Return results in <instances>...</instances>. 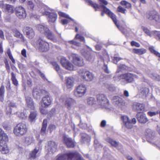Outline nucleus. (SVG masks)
Returning <instances> with one entry per match:
<instances>
[{
  "mask_svg": "<svg viewBox=\"0 0 160 160\" xmlns=\"http://www.w3.org/2000/svg\"><path fill=\"white\" fill-rule=\"evenodd\" d=\"M131 44L132 46H135L137 47H139L140 46V44L138 42L134 41H132L131 42Z\"/></svg>",
  "mask_w": 160,
  "mask_h": 160,
  "instance_id": "6e6d98bb",
  "label": "nucleus"
},
{
  "mask_svg": "<svg viewBox=\"0 0 160 160\" xmlns=\"http://www.w3.org/2000/svg\"><path fill=\"white\" fill-rule=\"evenodd\" d=\"M63 140L68 147L72 148L74 147V143L72 138L67 136H64Z\"/></svg>",
  "mask_w": 160,
  "mask_h": 160,
  "instance_id": "aec40b11",
  "label": "nucleus"
},
{
  "mask_svg": "<svg viewBox=\"0 0 160 160\" xmlns=\"http://www.w3.org/2000/svg\"><path fill=\"white\" fill-rule=\"evenodd\" d=\"M107 141L113 147H117L118 145V142L110 138H108L107 140Z\"/></svg>",
  "mask_w": 160,
  "mask_h": 160,
  "instance_id": "c9c22d12",
  "label": "nucleus"
},
{
  "mask_svg": "<svg viewBox=\"0 0 160 160\" xmlns=\"http://www.w3.org/2000/svg\"><path fill=\"white\" fill-rule=\"evenodd\" d=\"M149 49L152 53H154L157 56L160 58V53L156 51L153 47H150Z\"/></svg>",
  "mask_w": 160,
  "mask_h": 160,
  "instance_id": "49530a36",
  "label": "nucleus"
},
{
  "mask_svg": "<svg viewBox=\"0 0 160 160\" xmlns=\"http://www.w3.org/2000/svg\"><path fill=\"white\" fill-rule=\"evenodd\" d=\"M6 53L8 55L9 58L11 60L13 64H15L16 62L15 61L12 56L11 50L10 48H8L7 49L6 51Z\"/></svg>",
  "mask_w": 160,
  "mask_h": 160,
  "instance_id": "f704fd0d",
  "label": "nucleus"
},
{
  "mask_svg": "<svg viewBox=\"0 0 160 160\" xmlns=\"http://www.w3.org/2000/svg\"><path fill=\"white\" fill-rule=\"evenodd\" d=\"M146 50L144 48L137 49L133 48L132 49V52L138 55H142L146 52Z\"/></svg>",
  "mask_w": 160,
  "mask_h": 160,
  "instance_id": "c756f323",
  "label": "nucleus"
},
{
  "mask_svg": "<svg viewBox=\"0 0 160 160\" xmlns=\"http://www.w3.org/2000/svg\"><path fill=\"white\" fill-rule=\"evenodd\" d=\"M158 114V112H148V115L151 117L155 115Z\"/></svg>",
  "mask_w": 160,
  "mask_h": 160,
  "instance_id": "338daca9",
  "label": "nucleus"
},
{
  "mask_svg": "<svg viewBox=\"0 0 160 160\" xmlns=\"http://www.w3.org/2000/svg\"><path fill=\"white\" fill-rule=\"evenodd\" d=\"M37 113L36 111H34L31 112L29 118L31 122L33 121L36 118Z\"/></svg>",
  "mask_w": 160,
  "mask_h": 160,
  "instance_id": "72a5a7b5",
  "label": "nucleus"
},
{
  "mask_svg": "<svg viewBox=\"0 0 160 160\" xmlns=\"http://www.w3.org/2000/svg\"><path fill=\"white\" fill-rule=\"evenodd\" d=\"M45 35L48 39L54 42H56L57 41L56 37L48 28L45 29V33H44Z\"/></svg>",
  "mask_w": 160,
  "mask_h": 160,
  "instance_id": "4be33fe9",
  "label": "nucleus"
},
{
  "mask_svg": "<svg viewBox=\"0 0 160 160\" xmlns=\"http://www.w3.org/2000/svg\"><path fill=\"white\" fill-rule=\"evenodd\" d=\"M4 93V87L2 85L0 88V101L3 102Z\"/></svg>",
  "mask_w": 160,
  "mask_h": 160,
  "instance_id": "e433bc0d",
  "label": "nucleus"
},
{
  "mask_svg": "<svg viewBox=\"0 0 160 160\" xmlns=\"http://www.w3.org/2000/svg\"><path fill=\"white\" fill-rule=\"evenodd\" d=\"M46 107H43L42 106H41L40 107V110L41 112L43 114H45L47 113V111L44 109Z\"/></svg>",
  "mask_w": 160,
  "mask_h": 160,
  "instance_id": "4d7b16f0",
  "label": "nucleus"
},
{
  "mask_svg": "<svg viewBox=\"0 0 160 160\" xmlns=\"http://www.w3.org/2000/svg\"><path fill=\"white\" fill-rule=\"evenodd\" d=\"M25 31L27 37L29 38H32L35 35L34 32L31 28L26 27Z\"/></svg>",
  "mask_w": 160,
  "mask_h": 160,
  "instance_id": "393cba45",
  "label": "nucleus"
},
{
  "mask_svg": "<svg viewBox=\"0 0 160 160\" xmlns=\"http://www.w3.org/2000/svg\"><path fill=\"white\" fill-rule=\"evenodd\" d=\"M78 73L81 78L85 81H92L94 78V75L92 73L85 69L80 70Z\"/></svg>",
  "mask_w": 160,
  "mask_h": 160,
  "instance_id": "39448f33",
  "label": "nucleus"
},
{
  "mask_svg": "<svg viewBox=\"0 0 160 160\" xmlns=\"http://www.w3.org/2000/svg\"><path fill=\"white\" fill-rule=\"evenodd\" d=\"M75 38L76 39H80V41H81L85 42L84 38L82 36H79V34H77L76 35Z\"/></svg>",
  "mask_w": 160,
  "mask_h": 160,
  "instance_id": "13d9d810",
  "label": "nucleus"
},
{
  "mask_svg": "<svg viewBox=\"0 0 160 160\" xmlns=\"http://www.w3.org/2000/svg\"><path fill=\"white\" fill-rule=\"evenodd\" d=\"M106 87L111 92H113L115 90V87L112 85L107 84L106 86Z\"/></svg>",
  "mask_w": 160,
  "mask_h": 160,
  "instance_id": "a18cd8bd",
  "label": "nucleus"
},
{
  "mask_svg": "<svg viewBox=\"0 0 160 160\" xmlns=\"http://www.w3.org/2000/svg\"><path fill=\"white\" fill-rule=\"evenodd\" d=\"M4 12L7 14L10 15L13 13L15 10V8L14 6L10 4H5L4 6Z\"/></svg>",
  "mask_w": 160,
  "mask_h": 160,
  "instance_id": "6ab92c4d",
  "label": "nucleus"
},
{
  "mask_svg": "<svg viewBox=\"0 0 160 160\" xmlns=\"http://www.w3.org/2000/svg\"><path fill=\"white\" fill-rule=\"evenodd\" d=\"M52 64L54 67V69L58 72L60 70V69L59 65L56 62H52Z\"/></svg>",
  "mask_w": 160,
  "mask_h": 160,
  "instance_id": "c03bdc74",
  "label": "nucleus"
},
{
  "mask_svg": "<svg viewBox=\"0 0 160 160\" xmlns=\"http://www.w3.org/2000/svg\"><path fill=\"white\" fill-rule=\"evenodd\" d=\"M42 91L40 90L38 87H35L33 88L32 95L34 98L36 99H38L40 98L41 93Z\"/></svg>",
  "mask_w": 160,
  "mask_h": 160,
  "instance_id": "a878e982",
  "label": "nucleus"
},
{
  "mask_svg": "<svg viewBox=\"0 0 160 160\" xmlns=\"http://www.w3.org/2000/svg\"><path fill=\"white\" fill-rule=\"evenodd\" d=\"M146 18L150 21L153 20L157 24L160 23V15L155 11L147 12L146 14Z\"/></svg>",
  "mask_w": 160,
  "mask_h": 160,
  "instance_id": "20e7f679",
  "label": "nucleus"
},
{
  "mask_svg": "<svg viewBox=\"0 0 160 160\" xmlns=\"http://www.w3.org/2000/svg\"><path fill=\"white\" fill-rule=\"evenodd\" d=\"M87 87L84 84H81L78 85L74 90V95L78 98L84 96L87 92Z\"/></svg>",
  "mask_w": 160,
  "mask_h": 160,
  "instance_id": "423d86ee",
  "label": "nucleus"
},
{
  "mask_svg": "<svg viewBox=\"0 0 160 160\" xmlns=\"http://www.w3.org/2000/svg\"><path fill=\"white\" fill-rule=\"evenodd\" d=\"M103 69L106 73H108L110 72V71L108 69V67L107 65L104 63V66L103 67Z\"/></svg>",
  "mask_w": 160,
  "mask_h": 160,
  "instance_id": "bf43d9fd",
  "label": "nucleus"
},
{
  "mask_svg": "<svg viewBox=\"0 0 160 160\" xmlns=\"http://www.w3.org/2000/svg\"><path fill=\"white\" fill-rule=\"evenodd\" d=\"M5 112L6 115L8 117H11L12 113V109L10 108L7 107Z\"/></svg>",
  "mask_w": 160,
  "mask_h": 160,
  "instance_id": "37998d69",
  "label": "nucleus"
},
{
  "mask_svg": "<svg viewBox=\"0 0 160 160\" xmlns=\"http://www.w3.org/2000/svg\"><path fill=\"white\" fill-rule=\"evenodd\" d=\"M57 148V145L54 142L50 141L48 142L47 149L49 152L54 153L56 151Z\"/></svg>",
  "mask_w": 160,
  "mask_h": 160,
  "instance_id": "b1692460",
  "label": "nucleus"
},
{
  "mask_svg": "<svg viewBox=\"0 0 160 160\" xmlns=\"http://www.w3.org/2000/svg\"><path fill=\"white\" fill-rule=\"evenodd\" d=\"M121 119L124 124L130 120L126 116H122L121 117Z\"/></svg>",
  "mask_w": 160,
  "mask_h": 160,
  "instance_id": "603ef678",
  "label": "nucleus"
},
{
  "mask_svg": "<svg viewBox=\"0 0 160 160\" xmlns=\"http://www.w3.org/2000/svg\"><path fill=\"white\" fill-rule=\"evenodd\" d=\"M118 11L121 13H125L126 11V9L122 8V7L119 6L118 8Z\"/></svg>",
  "mask_w": 160,
  "mask_h": 160,
  "instance_id": "5fc2aeb1",
  "label": "nucleus"
},
{
  "mask_svg": "<svg viewBox=\"0 0 160 160\" xmlns=\"http://www.w3.org/2000/svg\"><path fill=\"white\" fill-rule=\"evenodd\" d=\"M136 116L138 121L141 123H144L148 121V119L144 113H138Z\"/></svg>",
  "mask_w": 160,
  "mask_h": 160,
  "instance_id": "412c9836",
  "label": "nucleus"
},
{
  "mask_svg": "<svg viewBox=\"0 0 160 160\" xmlns=\"http://www.w3.org/2000/svg\"><path fill=\"white\" fill-rule=\"evenodd\" d=\"M38 29L42 33H45V29L48 28L47 27L42 25H38L37 27Z\"/></svg>",
  "mask_w": 160,
  "mask_h": 160,
  "instance_id": "4c0bfd02",
  "label": "nucleus"
},
{
  "mask_svg": "<svg viewBox=\"0 0 160 160\" xmlns=\"http://www.w3.org/2000/svg\"><path fill=\"white\" fill-rule=\"evenodd\" d=\"M47 120L45 119L44 120L41 129V133L43 135H44L46 134V130L47 127Z\"/></svg>",
  "mask_w": 160,
  "mask_h": 160,
  "instance_id": "7c9ffc66",
  "label": "nucleus"
},
{
  "mask_svg": "<svg viewBox=\"0 0 160 160\" xmlns=\"http://www.w3.org/2000/svg\"><path fill=\"white\" fill-rule=\"evenodd\" d=\"M14 36L17 38H19L21 41L24 42L25 40L23 35L17 30H15L14 32Z\"/></svg>",
  "mask_w": 160,
  "mask_h": 160,
  "instance_id": "2f4dec72",
  "label": "nucleus"
},
{
  "mask_svg": "<svg viewBox=\"0 0 160 160\" xmlns=\"http://www.w3.org/2000/svg\"><path fill=\"white\" fill-rule=\"evenodd\" d=\"M56 160H83V158L77 152H70L58 156Z\"/></svg>",
  "mask_w": 160,
  "mask_h": 160,
  "instance_id": "7ed1b4c3",
  "label": "nucleus"
},
{
  "mask_svg": "<svg viewBox=\"0 0 160 160\" xmlns=\"http://www.w3.org/2000/svg\"><path fill=\"white\" fill-rule=\"evenodd\" d=\"M64 68L67 69L71 71L73 70L74 66L70 62H69Z\"/></svg>",
  "mask_w": 160,
  "mask_h": 160,
  "instance_id": "a19ab883",
  "label": "nucleus"
},
{
  "mask_svg": "<svg viewBox=\"0 0 160 160\" xmlns=\"http://www.w3.org/2000/svg\"><path fill=\"white\" fill-rule=\"evenodd\" d=\"M18 117L22 119H24L26 118V115L24 112L21 113L20 114H18Z\"/></svg>",
  "mask_w": 160,
  "mask_h": 160,
  "instance_id": "69168bd1",
  "label": "nucleus"
},
{
  "mask_svg": "<svg viewBox=\"0 0 160 160\" xmlns=\"http://www.w3.org/2000/svg\"><path fill=\"white\" fill-rule=\"evenodd\" d=\"M126 127L128 128H131L132 127L133 125L131 122L130 120L124 124Z\"/></svg>",
  "mask_w": 160,
  "mask_h": 160,
  "instance_id": "864d4df0",
  "label": "nucleus"
},
{
  "mask_svg": "<svg viewBox=\"0 0 160 160\" xmlns=\"http://www.w3.org/2000/svg\"><path fill=\"white\" fill-rule=\"evenodd\" d=\"M26 102L28 106L31 109H33L34 107L32 99L29 97H26Z\"/></svg>",
  "mask_w": 160,
  "mask_h": 160,
  "instance_id": "cd10ccee",
  "label": "nucleus"
},
{
  "mask_svg": "<svg viewBox=\"0 0 160 160\" xmlns=\"http://www.w3.org/2000/svg\"><path fill=\"white\" fill-rule=\"evenodd\" d=\"M8 107L11 108H15L16 107V104L15 103L12 102H10L8 104Z\"/></svg>",
  "mask_w": 160,
  "mask_h": 160,
  "instance_id": "e2e57ef3",
  "label": "nucleus"
},
{
  "mask_svg": "<svg viewBox=\"0 0 160 160\" xmlns=\"http://www.w3.org/2000/svg\"><path fill=\"white\" fill-rule=\"evenodd\" d=\"M18 67L20 69L23 70L24 68H25L26 66L25 65H24L22 63H20L18 64Z\"/></svg>",
  "mask_w": 160,
  "mask_h": 160,
  "instance_id": "774afa93",
  "label": "nucleus"
},
{
  "mask_svg": "<svg viewBox=\"0 0 160 160\" xmlns=\"http://www.w3.org/2000/svg\"><path fill=\"white\" fill-rule=\"evenodd\" d=\"M65 85L67 89H71L73 87L74 79L72 77H67L65 79Z\"/></svg>",
  "mask_w": 160,
  "mask_h": 160,
  "instance_id": "2eb2a0df",
  "label": "nucleus"
},
{
  "mask_svg": "<svg viewBox=\"0 0 160 160\" xmlns=\"http://www.w3.org/2000/svg\"><path fill=\"white\" fill-rule=\"evenodd\" d=\"M121 3L122 5H125L127 8H130L131 7V4L130 3L125 1H122Z\"/></svg>",
  "mask_w": 160,
  "mask_h": 160,
  "instance_id": "de8ad7c7",
  "label": "nucleus"
},
{
  "mask_svg": "<svg viewBox=\"0 0 160 160\" xmlns=\"http://www.w3.org/2000/svg\"><path fill=\"white\" fill-rule=\"evenodd\" d=\"M118 79H124L128 82H131L133 81V74L131 73H127L120 75L118 76Z\"/></svg>",
  "mask_w": 160,
  "mask_h": 160,
  "instance_id": "4468645a",
  "label": "nucleus"
},
{
  "mask_svg": "<svg viewBox=\"0 0 160 160\" xmlns=\"http://www.w3.org/2000/svg\"><path fill=\"white\" fill-rule=\"evenodd\" d=\"M68 42L69 43H70V44H73V45H75L78 46V47L80 46V43L78 42H76L73 40H72V41H68Z\"/></svg>",
  "mask_w": 160,
  "mask_h": 160,
  "instance_id": "052dcab7",
  "label": "nucleus"
},
{
  "mask_svg": "<svg viewBox=\"0 0 160 160\" xmlns=\"http://www.w3.org/2000/svg\"><path fill=\"white\" fill-rule=\"evenodd\" d=\"M33 138L32 137L28 136L25 137L24 141V144L26 145H29L32 143Z\"/></svg>",
  "mask_w": 160,
  "mask_h": 160,
  "instance_id": "473e14b6",
  "label": "nucleus"
},
{
  "mask_svg": "<svg viewBox=\"0 0 160 160\" xmlns=\"http://www.w3.org/2000/svg\"><path fill=\"white\" fill-rule=\"evenodd\" d=\"M155 135L154 132L152 131L150 129H148L146 131V135L147 136V138L148 140L149 141L150 139H153Z\"/></svg>",
  "mask_w": 160,
  "mask_h": 160,
  "instance_id": "bb28decb",
  "label": "nucleus"
},
{
  "mask_svg": "<svg viewBox=\"0 0 160 160\" xmlns=\"http://www.w3.org/2000/svg\"><path fill=\"white\" fill-rule=\"evenodd\" d=\"M142 29L144 31L145 33L149 36H150V32L149 30L146 27L144 26L141 27Z\"/></svg>",
  "mask_w": 160,
  "mask_h": 160,
  "instance_id": "3c124183",
  "label": "nucleus"
},
{
  "mask_svg": "<svg viewBox=\"0 0 160 160\" xmlns=\"http://www.w3.org/2000/svg\"><path fill=\"white\" fill-rule=\"evenodd\" d=\"M58 14L61 17H62L67 18H69L72 21H73V19L69 17L68 16V15L66 14L65 13L62 12H59L58 13Z\"/></svg>",
  "mask_w": 160,
  "mask_h": 160,
  "instance_id": "09e8293b",
  "label": "nucleus"
},
{
  "mask_svg": "<svg viewBox=\"0 0 160 160\" xmlns=\"http://www.w3.org/2000/svg\"><path fill=\"white\" fill-rule=\"evenodd\" d=\"M112 58L113 62L115 64H117L118 61L122 59V58L116 56L113 57V58Z\"/></svg>",
  "mask_w": 160,
  "mask_h": 160,
  "instance_id": "8fccbe9b",
  "label": "nucleus"
},
{
  "mask_svg": "<svg viewBox=\"0 0 160 160\" xmlns=\"http://www.w3.org/2000/svg\"><path fill=\"white\" fill-rule=\"evenodd\" d=\"M72 57V62L75 65L82 66L84 65L83 60L82 58H80L76 55H73Z\"/></svg>",
  "mask_w": 160,
  "mask_h": 160,
  "instance_id": "f3484780",
  "label": "nucleus"
},
{
  "mask_svg": "<svg viewBox=\"0 0 160 160\" xmlns=\"http://www.w3.org/2000/svg\"><path fill=\"white\" fill-rule=\"evenodd\" d=\"M65 107L69 110H70L76 106V101L71 98H67L65 99Z\"/></svg>",
  "mask_w": 160,
  "mask_h": 160,
  "instance_id": "9d476101",
  "label": "nucleus"
},
{
  "mask_svg": "<svg viewBox=\"0 0 160 160\" xmlns=\"http://www.w3.org/2000/svg\"><path fill=\"white\" fill-rule=\"evenodd\" d=\"M27 131L26 125L23 123H19L15 128L14 132L17 136H20L26 133Z\"/></svg>",
  "mask_w": 160,
  "mask_h": 160,
  "instance_id": "0eeeda50",
  "label": "nucleus"
},
{
  "mask_svg": "<svg viewBox=\"0 0 160 160\" xmlns=\"http://www.w3.org/2000/svg\"><path fill=\"white\" fill-rule=\"evenodd\" d=\"M85 0L86 2L88 3V5L91 6L95 9L96 11V9L97 8H102V11L108 14L112 18L115 25L123 33H125V30L117 23V20L116 15L111 12L109 9L107 8L105 6V5H107L108 4V2L106 0H99L100 4V5H99L90 0Z\"/></svg>",
  "mask_w": 160,
  "mask_h": 160,
  "instance_id": "f257e3e1",
  "label": "nucleus"
},
{
  "mask_svg": "<svg viewBox=\"0 0 160 160\" xmlns=\"http://www.w3.org/2000/svg\"><path fill=\"white\" fill-rule=\"evenodd\" d=\"M127 67L124 65H120L118 66V69L120 70L127 69Z\"/></svg>",
  "mask_w": 160,
  "mask_h": 160,
  "instance_id": "680f3d73",
  "label": "nucleus"
},
{
  "mask_svg": "<svg viewBox=\"0 0 160 160\" xmlns=\"http://www.w3.org/2000/svg\"><path fill=\"white\" fill-rule=\"evenodd\" d=\"M28 5L29 6L31 9H33L34 8V5L32 2L31 1H29L27 2Z\"/></svg>",
  "mask_w": 160,
  "mask_h": 160,
  "instance_id": "0e129e2a",
  "label": "nucleus"
},
{
  "mask_svg": "<svg viewBox=\"0 0 160 160\" xmlns=\"http://www.w3.org/2000/svg\"><path fill=\"white\" fill-rule=\"evenodd\" d=\"M38 148H36L33 150L32 151L29 153V158L32 159H34L36 158V154L38 152Z\"/></svg>",
  "mask_w": 160,
  "mask_h": 160,
  "instance_id": "c85d7f7f",
  "label": "nucleus"
},
{
  "mask_svg": "<svg viewBox=\"0 0 160 160\" xmlns=\"http://www.w3.org/2000/svg\"><path fill=\"white\" fill-rule=\"evenodd\" d=\"M96 101L95 98L92 97L89 98L87 99V103L90 105H92L96 103Z\"/></svg>",
  "mask_w": 160,
  "mask_h": 160,
  "instance_id": "58836bf2",
  "label": "nucleus"
},
{
  "mask_svg": "<svg viewBox=\"0 0 160 160\" xmlns=\"http://www.w3.org/2000/svg\"><path fill=\"white\" fill-rule=\"evenodd\" d=\"M8 140V136L0 128V152L3 154H7L9 152L6 143Z\"/></svg>",
  "mask_w": 160,
  "mask_h": 160,
  "instance_id": "f03ea898",
  "label": "nucleus"
},
{
  "mask_svg": "<svg viewBox=\"0 0 160 160\" xmlns=\"http://www.w3.org/2000/svg\"><path fill=\"white\" fill-rule=\"evenodd\" d=\"M52 100L50 96L47 94L42 98L40 104L43 107H48L51 103Z\"/></svg>",
  "mask_w": 160,
  "mask_h": 160,
  "instance_id": "9b49d317",
  "label": "nucleus"
},
{
  "mask_svg": "<svg viewBox=\"0 0 160 160\" xmlns=\"http://www.w3.org/2000/svg\"><path fill=\"white\" fill-rule=\"evenodd\" d=\"M97 98L98 103L102 106H104L105 104H107L108 101L106 96L102 94L97 95Z\"/></svg>",
  "mask_w": 160,
  "mask_h": 160,
  "instance_id": "ddd939ff",
  "label": "nucleus"
},
{
  "mask_svg": "<svg viewBox=\"0 0 160 160\" xmlns=\"http://www.w3.org/2000/svg\"><path fill=\"white\" fill-rule=\"evenodd\" d=\"M38 48L40 51L45 52L49 49L48 43L41 38H39L38 41Z\"/></svg>",
  "mask_w": 160,
  "mask_h": 160,
  "instance_id": "1a4fd4ad",
  "label": "nucleus"
},
{
  "mask_svg": "<svg viewBox=\"0 0 160 160\" xmlns=\"http://www.w3.org/2000/svg\"><path fill=\"white\" fill-rule=\"evenodd\" d=\"M11 79L13 82V83L14 85H15L16 86H17L18 85V82L17 80V79L16 78L15 76L14 75V73L12 72L11 73Z\"/></svg>",
  "mask_w": 160,
  "mask_h": 160,
  "instance_id": "ea45409f",
  "label": "nucleus"
},
{
  "mask_svg": "<svg viewBox=\"0 0 160 160\" xmlns=\"http://www.w3.org/2000/svg\"><path fill=\"white\" fill-rule=\"evenodd\" d=\"M60 61L62 65L64 68L66 66L67 63L69 62L68 60L65 57H62L61 58Z\"/></svg>",
  "mask_w": 160,
  "mask_h": 160,
  "instance_id": "79ce46f5",
  "label": "nucleus"
},
{
  "mask_svg": "<svg viewBox=\"0 0 160 160\" xmlns=\"http://www.w3.org/2000/svg\"><path fill=\"white\" fill-rule=\"evenodd\" d=\"M132 109L138 113L143 111L144 109V105L142 103L135 102L132 105Z\"/></svg>",
  "mask_w": 160,
  "mask_h": 160,
  "instance_id": "dca6fc26",
  "label": "nucleus"
},
{
  "mask_svg": "<svg viewBox=\"0 0 160 160\" xmlns=\"http://www.w3.org/2000/svg\"><path fill=\"white\" fill-rule=\"evenodd\" d=\"M112 101L113 104L122 108L125 105V103L123 99L118 96H114L112 99Z\"/></svg>",
  "mask_w": 160,
  "mask_h": 160,
  "instance_id": "f8f14e48",
  "label": "nucleus"
},
{
  "mask_svg": "<svg viewBox=\"0 0 160 160\" xmlns=\"http://www.w3.org/2000/svg\"><path fill=\"white\" fill-rule=\"evenodd\" d=\"M42 13L43 14L48 16L49 22H53L57 19V15L55 13H50L49 12L45 11Z\"/></svg>",
  "mask_w": 160,
  "mask_h": 160,
  "instance_id": "5701e85b",
  "label": "nucleus"
},
{
  "mask_svg": "<svg viewBox=\"0 0 160 160\" xmlns=\"http://www.w3.org/2000/svg\"><path fill=\"white\" fill-rule=\"evenodd\" d=\"M15 14L19 19H24L27 16L25 9L22 6H18L15 8Z\"/></svg>",
  "mask_w": 160,
  "mask_h": 160,
  "instance_id": "6e6552de",
  "label": "nucleus"
},
{
  "mask_svg": "<svg viewBox=\"0 0 160 160\" xmlns=\"http://www.w3.org/2000/svg\"><path fill=\"white\" fill-rule=\"evenodd\" d=\"M81 52L85 56L87 60L91 62L94 60L95 56L93 54L88 53L87 51H85L84 49L81 50Z\"/></svg>",
  "mask_w": 160,
  "mask_h": 160,
  "instance_id": "a211bd4d",
  "label": "nucleus"
}]
</instances>
